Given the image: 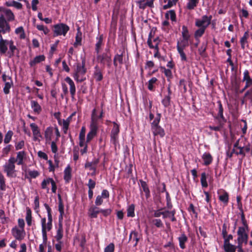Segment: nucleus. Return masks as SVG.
I'll return each instance as SVG.
<instances>
[{"instance_id":"obj_16","label":"nucleus","mask_w":252,"mask_h":252,"mask_svg":"<svg viewBox=\"0 0 252 252\" xmlns=\"http://www.w3.org/2000/svg\"><path fill=\"white\" fill-rule=\"evenodd\" d=\"M2 79L3 81H4L5 85L3 88V92L4 94H8L9 93V90L11 88L13 85V82L11 79L8 76H6L5 75H3Z\"/></svg>"},{"instance_id":"obj_28","label":"nucleus","mask_w":252,"mask_h":252,"mask_svg":"<svg viewBox=\"0 0 252 252\" xmlns=\"http://www.w3.org/2000/svg\"><path fill=\"white\" fill-rule=\"evenodd\" d=\"M26 157V153L22 151L17 153L16 161L18 165H22L24 163L23 160Z\"/></svg>"},{"instance_id":"obj_42","label":"nucleus","mask_w":252,"mask_h":252,"mask_svg":"<svg viewBox=\"0 0 252 252\" xmlns=\"http://www.w3.org/2000/svg\"><path fill=\"white\" fill-rule=\"evenodd\" d=\"M199 0H188L187 7L189 9H193L197 5L198 3Z\"/></svg>"},{"instance_id":"obj_40","label":"nucleus","mask_w":252,"mask_h":252,"mask_svg":"<svg viewBox=\"0 0 252 252\" xmlns=\"http://www.w3.org/2000/svg\"><path fill=\"white\" fill-rule=\"evenodd\" d=\"M170 94L171 92L169 88H168V95H166L162 100V103L165 107H168L170 105Z\"/></svg>"},{"instance_id":"obj_54","label":"nucleus","mask_w":252,"mask_h":252,"mask_svg":"<svg viewBox=\"0 0 252 252\" xmlns=\"http://www.w3.org/2000/svg\"><path fill=\"white\" fill-rule=\"evenodd\" d=\"M82 41V33L80 32H78L76 36V41L74 43V45L77 46L81 45Z\"/></svg>"},{"instance_id":"obj_20","label":"nucleus","mask_w":252,"mask_h":252,"mask_svg":"<svg viewBox=\"0 0 252 252\" xmlns=\"http://www.w3.org/2000/svg\"><path fill=\"white\" fill-rule=\"evenodd\" d=\"M139 8L144 9L146 6L152 7L153 5V0H139L136 1Z\"/></svg>"},{"instance_id":"obj_62","label":"nucleus","mask_w":252,"mask_h":252,"mask_svg":"<svg viewBox=\"0 0 252 252\" xmlns=\"http://www.w3.org/2000/svg\"><path fill=\"white\" fill-rule=\"evenodd\" d=\"M51 148L52 152L54 153L55 154H57V151H58V147L56 145V143L55 141H51Z\"/></svg>"},{"instance_id":"obj_47","label":"nucleus","mask_w":252,"mask_h":252,"mask_svg":"<svg viewBox=\"0 0 252 252\" xmlns=\"http://www.w3.org/2000/svg\"><path fill=\"white\" fill-rule=\"evenodd\" d=\"M224 249L226 252H235L236 246L232 244L224 245Z\"/></svg>"},{"instance_id":"obj_51","label":"nucleus","mask_w":252,"mask_h":252,"mask_svg":"<svg viewBox=\"0 0 252 252\" xmlns=\"http://www.w3.org/2000/svg\"><path fill=\"white\" fill-rule=\"evenodd\" d=\"M102 45V37L100 36L97 38V41L95 44V51L97 53L99 52L100 49Z\"/></svg>"},{"instance_id":"obj_49","label":"nucleus","mask_w":252,"mask_h":252,"mask_svg":"<svg viewBox=\"0 0 252 252\" xmlns=\"http://www.w3.org/2000/svg\"><path fill=\"white\" fill-rule=\"evenodd\" d=\"M26 220L28 226H31L32 223V217L31 211L28 209L26 212Z\"/></svg>"},{"instance_id":"obj_7","label":"nucleus","mask_w":252,"mask_h":252,"mask_svg":"<svg viewBox=\"0 0 252 252\" xmlns=\"http://www.w3.org/2000/svg\"><path fill=\"white\" fill-rule=\"evenodd\" d=\"M69 28L66 25L61 23L54 25V33L55 36L65 35Z\"/></svg>"},{"instance_id":"obj_27","label":"nucleus","mask_w":252,"mask_h":252,"mask_svg":"<svg viewBox=\"0 0 252 252\" xmlns=\"http://www.w3.org/2000/svg\"><path fill=\"white\" fill-rule=\"evenodd\" d=\"M63 229L62 224V221H59V226L57 230V234L55 236V238L57 241H61L63 237Z\"/></svg>"},{"instance_id":"obj_61","label":"nucleus","mask_w":252,"mask_h":252,"mask_svg":"<svg viewBox=\"0 0 252 252\" xmlns=\"http://www.w3.org/2000/svg\"><path fill=\"white\" fill-rule=\"evenodd\" d=\"M132 239L135 241V242H136L135 245H136L138 241V238H137V233L133 231V232H132L130 234L129 240H131Z\"/></svg>"},{"instance_id":"obj_18","label":"nucleus","mask_w":252,"mask_h":252,"mask_svg":"<svg viewBox=\"0 0 252 252\" xmlns=\"http://www.w3.org/2000/svg\"><path fill=\"white\" fill-rule=\"evenodd\" d=\"M64 81L69 85V91L72 98H74L76 93V87L73 80L69 77H66Z\"/></svg>"},{"instance_id":"obj_56","label":"nucleus","mask_w":252,"mask_h":252,"mask_svg":"<svg viewBox=\"0 0 252 252\" xmlns=\"http://www.w3.org/2000/svg\"><path fill=\"white\" fill-rule=\"evenodd\" d=\"M141 186L143 191L146 193V196H148L150 193V191L146 183L144 181H141Z\"/></svg>"},{"instance_id":"obj_1","label":"nucleus","mask_w":252,"mask_h":252,"mask_svg":"<svg viewBox=\"0 0 252 252\" xmlns=\"http://www.w3.org/2000/svg\"><path fill=\"white\" fill-rule=\"evenodd\" d=\"M212 18L211 15H204L201 18L195 19V25L199 28L194 33L196 38L200 37L204 33L205 30L211 23Z\"/></svg>"},{"instance_id":"obj_45","label":"nucleus","mask_w":252,"mask_h":252,"mask_svg":"<svg viewBox=\"0 0 252 252\" xmlns=\"http://www.w3.org/2000/svg\"><path fill=\"white\" fill-rule=\"evenodd\" d=\"M200 182L203 188H207L208 187V185L207 182V176L205 172L201 173Z\"/></svg>"},{"instance_id":"obj_63","label":"nucleus","mask_w":252,"mask_h":252,"mask_svg":"<svg viewBox=\"0 0 252 252\" xmlns=\"http://www.w3.org/2000/svg\"><path fill=\"white\" fill-rule=\"evenodd\" d=\"M11 146L10 145H8L2 149V152L3 156H5L8 154L11 150Z\"/></svg>"},{"instance_id":"obj_12","label":"nucleus","mask_w":252,"mask_h":252,"mask_svg":"<svg viewBox=\"0 0 252 252\" xmlns=\"http://www.w3.org/2000/svg\"><path fill=\"white\" fill-rule=\"evenodd\" d=\"M243 142H244V141L243 139L238 140L234 145L233 152L237 155H240L244 157L245 152H243L244 149H243V147L242 144Z\"/></svg>"},{"instance_id":"obj_43","label":"nucleus","mask_w":252,"mask_h":252,"mask_svg":"<svg viewBox=\"0 0 252 252\" xmlns=\"http://www.w3.org/2000/svg\"><path fill=\"white\" fill-rule=\"evenodd\" d=\"M35 26L38 30L42 31L44 34L45 35L48 34L50 32L49 29L47 27L44 26L42 24H38Z\"/></svg>"},{"instance_id":"obj_21","label":"nucleus","mask_w":252,"mask_h":252,"mask_svg":"<svg viewBox=\"0 0 252 252\" xmlns=\"http://www.w3.org/2000/svg\"><path fill=\"white\" fill-rule=\"evenodd\" d=\"M90 131L87 135V142L90 141L96 135L98 128L94 125L90 126Z\"/></svg>"},{"instance_id":"obj_3","label":"nucleus","mask_w":252,"mask_h":252,"mask_svg":"<svg viewBox=\"0 0 252 252\" xmlns=\"http://www.w3.org/2000/svg\"><path fill=\"white\" fill-rule=\"evenodd\" d=\"M8 47H9V51L8 53L10 56H13L15 51L17 50L16 46L14 45V42L13 40L5 39L2 37V36L0 34V53L1 54H4L6 53Z\"/></svg>"},{"instance_id":"obj_6","label":"nucleus","mask_w":252,"mask_h":252,"mask_svg":"<svg viewBox=\"0 0 252 252\" xmlns=\"http://www.w3.org/2000/svg\"><path fill=\"white\" fill-rule=\"evenodd\" d=\"M16 160L14 157H11L3 166V171L8 177H15V165Z\"/></svg>"},{"instance_id":"obj_58","label":"nucleus","mask_w":252,"mask_h":252,"mask_svg":"<svg viewBox=\"0 0 252 252\" xmlns=\"http://www.w3.org/2000/svg\"><path fill=\"white\" fill-rule=\"evenodd\" d=\"M114 244L113 243H110L105 248L104 252H114Z\"/></svg>"},{"instance_id":"obj_57","label":"nucleus","mask_w":252,"mask_h":252,"mask_svg":"<svg viewBox=\"0 0 252 252\" xmlns=\"http://www.w3.org/2000/svg\"><path fill=\"white\" fill-rule=\"evenodd\" d=\"M25 145V142L24 140H21L19 142H16L15 144V147L16 150H19L22 149Z\"/></svg>"},{"instance_id":"obj_30","label":"nucleus","mask_w":252,"mask_h":252,"mask_svg":"<svg viewBox=\"0 0 252 252\" xmlns=\"http://www.w3.org/2000/svg\"><path fill=\"white\" fill-rule=\"evenodd\" d=\"M165 17L166 19H170L172 22L176 21V15L173 10H170L167 11L165 14Z\"/></svg>"},{"instance_id":"obj_22","label":"nucleus","mask_w":252,"mask_h":252,"mask_svg":"<svg viewBox=\"0 0 252 252\" xmlns=\"http://www.w3.org/2000/svg\"><path fill=\"white\" fill-rule=\"evenodd\" d=\"M4 5L7 7H14L17 9H21L23 7V5L19 2L15 1L14 0H9L6 1Z\"/></svg>"},{"instance_id":"obj_55","label":"nucleus","mask_w":252,"mask_h":252,"mask_svg":"<svg viewBox=\"0 0 252 252\" xmlns=\"http://www.w3.org/2000/svg\"><path fill=\"white\" fill-rule=\"evenodd\" d=\"M52 178H47L46 179H44L42 183H41V187L42 189H45L47 188V186L51 184V182L52 181Z\"/></svg>"},{"instance_id":"obj_11","label":"nucleus","mask_w":252,"mask_h":252,"mask_svg":"<svg viewBox=\"0 0 252 252\" xmlns=\"http://www.w3.org/2000/svg\"><path fill=\"white\" fill-rule=\"evenodd\" d=\"M30 127L33 134V140L34 141H40L42 136L38 126L35 123H31Z\"/></svg>"},{"instance_id":"obj_50","label":"nucleus","mask_w":252,"mask_h":252,"mask_svg":"<svg viewBox=\"0 0 252 252\" xmlns=\"http://www.w3.org/2000/svg\"><path fill=\"white\" fill-rule=\"evenodd\" d=\"M59 211L60 212V215L59 216V221H62L63 220V216L64 214V207L61 201V200L60 201L59 203Z\"/></svg>"},{"instance_id":"obj_37","label":"nucleus","mask_w":252,"mask_h":252,"mask_svg":"<svg viewBox=\"0 0 252 252\" xmlns=\"http://www.w3.org/2000/svg\"><path fill=\"white\" fill-rule=\"evenodd\" d=\"M174 215H175V211H164L163 218L165 219V218H170L172 221H174L176 220Z\"/></svg>"},{"instance_id":"obj_4","label":"nucleus","mask_w":252,"mask_h":252,"mask_svg":"<svg viewBox=\"0 0 252 252\" xmlns=\"http://www.w3.org/2000/svg\"><path fill=\"white\" fill-rule=\"evenodd\" d=\"M85 65V61H83L82 63H76L74 65L75 68L73 77L77 82H82L86 79V73L87 69Z\"/></svg>"},{"instance_id":"obj_26","label":"nucleus","mask_w":252,"mask_h":252,"mask_svg":"<svg viewBox=\"0 0 252 252\" xmlns=\"http://www.w3.org/2000/svg\"><path fill=\"white\" fill-rule=\"evenodd\" d=\"M202 159L203 161V164L205 165L210 164L213 161V157L211 155L207 152L204 153L202 156Z\"/></svg>"},{"instance_id":"obj_17","label":"nucleus","mask_w":252,"mask_h":252,"mask_svg":"<svg viewBox=\"0 0 252 252\" xmlns=\"http://www.w3.org/2000/svg\"><path fill=\"white\" fill-rule=\"evenodd\" d=\"M114 126L111 133V140L112 142L115 144L117 141L118 135L119 133V126L116 123H114Z\"/></svg>"},{"instance_id":"obj_32","label":"nucleus","mask_w":252,"mask_h":252,"mask_svg":"<svg viewBox=\"0 0 252 252\" xmlns=\"http://www.w3.org/2000/svg\"><path fill=\"white\" fill-rule=\"evenodd\" d=\"M219 199L225 205L227 204L229 199L228 193L224 190H222V193L220 194Z\"/></svg>"},{"instance_id":"obj_36","label":"nucleus","mask_w":252,"mask_h":252,"mask_svg":"<svg viewBox=\"0 0 252 252\" xmlns=\"http://www.w3.org/2000/svg\"><path fill=\"white\" fill-rule=\"evenodd\" d=\"M189 39H185L184 38H182V40L179 41L177 43V49L179 48L184 49V48L189 45Z\"/></svg>"},{"instance_id":"obj_10","label":"nucleus","mask_w":252,"mask_h":252,"mask_svg":"<svg viewBox=\"0 0 252 252\" xmlns=\"http://www.w3.org/2000/svg\"><path fill=\"white\" fill-rule=\"evenodd\" d=\"M11 28L9 23L3 17L2 15H0V34H3L10 32Z\"/></svg>"},{"instance_id":"obj_8","label":"nucleus","mask_w":252,"mask_h":252,"mask_svg":"<svg viewBox=\"0 0 252 252\" xmlns=\"http://www.w3.org/2000/svg\"><path fill=\"white\" fill-rule=\"evenodd\" d=\"M0 15H2L8 22L13 21L15 19L14 13L10 9L3 6L0 7Z\"/></svg>"},{"instance_id":"obj_15","label":"nucleus","mask_w":252,"mask_h":252,"mask_svg":"<svg viewBox=\"0 0 252 252\" xmlns=\"http://www.w3.org/2000/svg\"><path fill=\"white\" fill-rule=\"evenodd\" d=\"M44 137L46 144H50L54 137V128L49 126L46 128L44 131Z\"/></svg>"},{"instance_id":"obj_44","label":"nucleus","mask_w":252,"mask_h":252,"mask_svg":"<svg viewBox=\"0 0 252 252\" xmlns=\"http://www.w3.org/2000/svg\"><path fill=\"white\" fill-rule=\"evenodd\" d=\"M71 119V116L69 117L66 120H63V128L65 133L66 132L68 126L70 122V120Z\"/></svg>"},{"instance_id":"obj_35","label":"nucleus","mask_w":252,"mask_h":252,"mask_svg":"<svg viewBox=\"0 0 252 252\" xmlns=\"http://www.w3.org/2000/svg\"><path fill=\"white\" fill-rule=\"evenodd\" d=\"M15 33L19 36V38L22 39L26 37L24 28L22 27H19L15 30Z\"/></svg>"},{"instance_id":"obj_25","label":"nucleus","mask_w":252,"mask_h":252,"mask_svg":"<svg viewBox=\"0 0 252 252\" xmlns=\"http://www.w3.org/2000/svg\"><path fill=\"white\" fill-rule=\"evenodd\" d=\"M71 168L69 165H68L65 168L63 173V179L66 183H68L71 179Z\"/></svg>"},{"instance_id":"obj_13","label":"nucleus","mask_w":252,"mask_h":252,"mask_svg":"<svg viewBox=\"0 0 252 252\" xmlns=\"http://www.w3.org/2000/svg\"><path fill=\"white\" fill-rule=\"evenodd\" d=\"M103 117V112L101 111L100 114L98 115L96 110L95 109H93L92 111V116H91V122L90 126L92 125H94L98 128V121L99 119H101Z\"/></svg>"},{"instance_id":"obj_39","label":"nucleus","mask_w":252,"mask_h":252,"mask_svg":"<svg viewBox=\"0 0 252 252\" xmlns=\"http://www.w3.org/2000/svg\"><path fill=\"white\" fill-rule=\"evenodd\" d=\"M123 63V56L122 55H117L114 59V64L117 67L120 66Z\"/></svg>"},{"instance_id":"obj_52","label":"nucleus","mask_w":252,"mask_h":252,"mask_svg":"<svg viewBox=\"0 0 252 252\" xmlns=\"http://www.w3.org/2000/svg\"><path fill=\"white\" fill-rule=\"evenodd\" d=\"M127 216L129 217L134 216V206L133 204L129 205L127 209Z\"/></svg>"},{"instance_id":"obj_53","label":"nucleus","mask_w":252,"mask_h":252,"mask_svg":"<svg viewBox=\"0 0 252 252\" xmlns=\"http://www.w3.org/2000/svg\"><path fill=\"white\" fill-rule=\"evenodd\" d=\"M157 81V79L156 77L151 78L148 83V88L149 90L152 91L154 88V85Z\"/></svg>"},{"instance_id":"obj_38","label":"nucleus","mask_w":252,"mask_h":252,"mask_svg":"<svg viewBox=\"0 0 252 252\" xmlns=\"http://www.w3.org/2000/svg\"><path fill=\"white\" fill-rule=\"evenodd\" d=\"M94 77L95 79L99 81L102 79V74L101 73V70L99 68L96 66L95 67V71L94 72Z\"/></svg>"},{"instance_id":"obj_29","label":"nucleus","mask_w":252,"mask_h":252,"mask_svg":"<svg viewBox=\"0 0 252 252\" xmlns=\"http://www.w3.org/2000/svg\"><path fill=\"white\" fill-rule=\"evenodd\" d=\"M45 59V57L44 55H39L36 56L33 60L30 62V65L31 66H33L37 63H40V62L44 61Z\"/></svg>"},{"instance_id":"obj_31","label":"nucleus","mask_w":252,"mask_h":252,"mask_svg":"<svg viewBox=\"0 0 252 252\" xmlns=\"http://www.w3.org/2000/svg\"><path fill=\"white\" fill-rule=\"evenodd\" d=\"M153 132L155 135H159L162 137L165 135L164 129L160 126H155L152 128Z\"/></svg>"},{"instance_id":"obj_33","label":"nucleus","mask_w":252,"mask_h":252,"mask_svg":"<svg viewBox=\"0 0 252 252\" xmlns=\"http://www.w3.org/2000/svg\"><path fill=\"white\" fill-rule=\"evenodd\" d=\"M31 107L34 112L39 114L41 111V107L38 102L34 100L31 101Z\"/></svg>"},{"instance_id":"obj_48","label":"nucleus","mask_w":252,"mask_h":252,"mask_svg":"<svg viewBox=\"0 0 252 252\" xmlns=\"http://www.w3.org/2000/svg\"><path fill=\"white\" fill-rule=\"evenodd\" d=\"M13 135V132L12 130H8L7 133L5 134L4 138V142L5 144H8L10 142L11 140L12 137Z\"/></svg>"},{"instance_id":"obj_34","label":"nucleus","mask_w":252,"mask_h":252,"mask_svg":"<svg viewBox=\"0 0 252 252\" xmlns=\"http://www.w3.org/2000/svg\"><path fill=\"white\" fill-rule=\"evenodd\" d=\"M178 240L180 247L182 249H184L186 248L185 243L188 240L187 237L184 234H183L178 238Z\"/></svg>"},{"instance_id":"obj_14","label":"nucleus","mask_w":252,"mask_h":252,"mask_svg":"<svg viewBox=\"0 0 252 252\" xmlns=\"http://www.w3.org/2000/svg\"><path fill=\"white\" fill-rule=\"evenodd\" d=\"M101 208L96 205L91 206L88 209V215L91 218H96L98 215L100 213Z\"/></svg>"},{"instance_id":"obj_59","label":"nucleus","mask_w":252,"mask_h":252,"mask_svg":"<svg viewBox=\"0 0 252 252\" xmlns=\"http://www.w3.org/2000/svg\"><path fill=\"white\" fill-rule=\"evenodd\" d=\"M112 212V210L111 209H101L100 210V213L104 216V217H107L109 216Z\"/></svg>"},{"instance_id":"obj_64","label":"nucleus","mask_w":252,"mask_h":252,"mask_svg":"<svg viewBox=\"0 0 252 252\" xmlns=\"http://www.w3.org/2000/svg\"><path fill=\"white\" fill-rule=\"evenodd\" d=\"M103 198L100 195L97 196L95 201V205L96 206L101 205L103 202Z\"/></svg>"},{"instance_id":"obj_5","label":"nucleus","mask_w":252,"mask_h":252,"mask_svg":"<svg viewBox=\"0 0 252 252\" xmlns=\"http://www.w3.org/2000/svg\"><path fill=\"white\" fill-rule=\"evenodd\" d=\"M248 233L249 228L247 225L245 224L243 226L239 227L237 231V243L247 244L249 238Z\"/></svg>"},{"instance_id":"obj_19","label":"nucleus","mask_w":252,"mask_h":252,"mask_svg":"<svg viewBox=\"0 0 252 252\" xmlns=\"http://www.w3.org/2000/svg\"><path fill=\"white\" fill-rule=\"evenodd\" d=\"M243 75V81L246 82V85L243 89V91L252 85V79L250 76L249 71L248 70H245L244 72Z\"/></svg>"},{"instance_id":"obj_46","label":"nucleus","mask_w":252,"mask_h":252,"mask_svg":"<svg viewBox=\"0 0 252 252\" xmlns=\"http://www.w3.org/2000/svg\"><path fill=\"white\" fill-rule=\"evenodd\" d=\"M182 38L185 39H189L190 37V35L188 28L185 26H183L182 27Z\"/></svg>"},{"instance_id":"obj_23","label":"nucleus","mask_w":252,"mask_h":252,"mask_svg":"<svg viewBox=\"0 0 252 252\" xmlns=\"http://www.w3.org/2000/svg\"><path fill=\"white\" fill-rule=\"evenodd\" d=\"M97 59L102 63H107L110 66L111 63V56L108 54H103L97 56Z\"/></svg>"},{"instance_id":"obj_41","label":"nucleus","mask_w":252,"mask_h":252,"mask_svg":"<svg viewBox=\"0 0 252 252\" xmlns=\"http://www.w3.org/2000/svg\"><path fill=\"white\" fill-rule=\"evenodd\" d=\"M248 37V34L247 32H245L244 35L240 39V43L241 47L244 49L245 47L247 45V39Z\"/></svg>"},{"instance_id":"obj_9","label":"nucleus","mask_w":252,"mask_h":252,"mask_svg":"<svg viewBox=\"0 0 252 252\" xmlns=\"http://www.w3.org/2000/svg\"><path fill=\"white\" fill-rule=\"evenodd\" d=\"M11 233L13 237L17 240L21 241L26 236V232L24 229L19 228L17 226L14 227L11 230Z\"/></svg>"},{"instance_id":"obj_24","label":"nucleus","mask_w":252,"mask_h":252,"mask_svg":"<svg viewBox=\"0 0 252 252\" xmlns=\"http://www.w3.org/2000/svg\"><path fill=\"white\" fill-rule=\"evenodd\" d=\"M147 43L150 48H157L159 43V40L158 38H153L150 34L147 41Z\"/></svg>"},{"instance_id":"obj_2","label":"nucleus","mask_w":252,"mask_h":252,"mask_svg":"<svg viewBox=\"0 0 252 252\" xmlns=\"http://www.w3.org/2000/svg\"><path fill=\"white\" fill-rule=\"evenodd\" d=\"M48 214L47 220L45 218H42L41 223L42 227V235L43 243L45 244L47 241V233L50 231L52 228V217L51 213V209L48 205H46Z\"/></svg>"},{"instance_id":"obj_60","label":"nucleus","mask_w":252,"mask_h":252,"mask_svg":"<svg viewBox=\"0 0 252 252\" xmlns=\"http://www.w3.org/2000/svg\"><path fill=\"white\" fill-rule=\"evenodd\" d=\"M178 53H179L181 60L183 61H187V57L185 53L184 52V49L179 48L177 49Z\"/></svg>"}]
</instances>
